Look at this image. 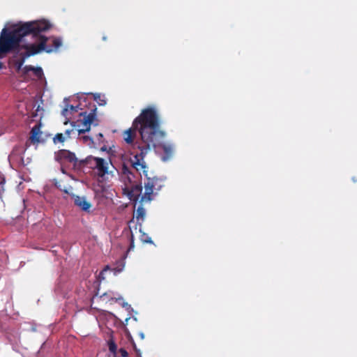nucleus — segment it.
I'll use <instances>...</instances> for the list:
<instances>
[{"mask_svg": "<svg viewBox=\"0 0 357 357\" xmlns=\"http://www.w3.org/2000/svg\"><path fill=\"white\" fill-rule=\"evenodd\" d=\"M165 133L160 130V123L157 112L153 107L142 110L132 122V126L123 132V140L132 149L130 154L132 167L137 171L142 170L146 176V165L144 158L151 148H162L165 155L162 159L167 160L172 147L162 142Z\"/></svg>", "mask_w": 357, "mask_h": 357, "instance_id": "obj_1", "label": "nucleus"}, {"mask_svg": "<svg viewBox=\"0 0 357 357\" xmlns=\"http://www.w3.org/2000/svg\"><path fill=\"white\" fill-rule=\"evenodd\" d=\"M51 24L46 20L31 21L23 23L11 31L4 28L0 36V54L14 50H23L28 43L39 42L40 36L46 37L45 33L50 29Z\"/></svg>", "mask_w": 357, "mask_h": 357, "instance_id": "obj_2", "label": "nucleus"}, {"mask_svg": "<svg viewBox=\"0 0 357 357\" xmlns=\"http://www.w3.org/2000/svg\"><path fill=\"white\" fill-rule=\"evenodd\" d=\"M39 42L36 43H28L23 50H18L16 54V66L17 70H20L24 63L26 58L41 52H52L56 50L61 45V39L60 38H47L40 36Z\"/></svg>", "mask_w": 357, "mask_h": 357, "instance_id": "obj_3", "label": "nucleus"}, {"mask_svg": "<svg viewBox=\"0 0 357 357\" xmlns=\"http://www.w3.org/2000/svg\"><path fill=\"white\" fill-rule=\"evenodd\" d=\"M81 164L88 165L90 168L96 170V174L100 182L107 181L109 177L113 176L112 171L109 170V163L102 158L87 156L84 160L80 161Z\"/></svg>", "mask_w": 357, "mask_h": 357, "instance_id": "obj_4", "label": "nucleus"}, {"mask_svg": "<svg viewBox=\"0 0 357 357\" xmlns=\"http://www.w3.org/2000/svg\"><path fill=\"white\" fill-rule=\"evenodd\" d=\"M138 172L140 174L142 173L146 178V181L144 182V194L142 196L141 202H150L162 188V180L157 177H148L142 170Z\"/></svg>", "mask_w": 357, "mask_h": 357, "instance_id": "obj_5", "label": "nucleus"}, {"mask_svg": "<svg viewBox=\"0 0 357 357\" xmlns=\"http://www.w3.org/2000/svg\"><path fill=\"white\" fill-rule=\"evenodd\" d=\"M121 177L126 187L131 188L132 192L138 198L142 193V185L133 184L135 183V176L130 169L126 165H123L122 166Z\"/></svg>", "mask_w": 357, "mask_h": 357, "instance_id": "obj_6", "label": "nucleus"}, {"mask_svg": "<svg viewBox=\"0 0 357 357\" xmlns=\"http://www.w3.org/2000/svg\"><path fill=\"white\" fill-rule=\"evenodd\" d=\"M55 160L60 162L61 165L69 163L74 167L76 166L77 163V158L75 154L66 149L60 150L56 153Z\"/></svg>", "mask_w": 357, "mask_h": 357, "instance_id": "obj_7", "label": "nucleus"}, {"mask_svg": "<svg viewBox=\"0 0 357 357\" xmlns=\"http://www.w3.org/2000/svg\"><path fill=\"white\" fill-rule=\"evenodd\" d=\"M23 73L25 77H30L32 79H39L43 76V71L40 67L26 66L23 68Z\"/></svg>", "mask_w": 357, "mask_h": 357, "instance_id": "obj_8", "label": "nucleus"}, {"mask_svg": "<svg viewBox=\"0 0 357 357\" xmlns=\"http://www.w3.org/2000/svg\"><path fill=\"white\" fill-rule=\"evenodd\" d=\"M84 115V118L82 120V124L83 126V128L77 130V132L79 135L84 134L86 132L89 131L91 124L96 119V116L93 114H89L86 115V112H82L80 113V116Z\"/></svg>", "mask_w": 357, "mask_h": 357, "instance_id": "obj_9", "label": "nucleus"}, {"mask_svg": "<svg viewBox=\"0 0 357 357\" xmlns=\"http://www.w3.org/2000/svg\"><path fill=\"white\" fill-rule=\"evenodd\" d=\"M69 99L66 98H64V103L66 104V107L62 110V115L66 118V121H65V124H67L69 121L70 116L69 114H73L74 112H77L79 107V105L73 106L68 104Z\"/></svg>", "mask_w": 357, "mask_h": 357, "instance_id": "obj_10", "label": "nucleus"}, {"mask_svg": "<svg viewBox=\"0 0 357 357\" xmlns=\"http://www.w3.org/2000/svg\"><path fill=\"white\" fill-rule=\"evenodd\" d=\"M74 203L77 207H79L83 211H90V208L91 206L85 197L76 196L74 198Z\"/></svg>", "mask_w": 357, "mask_h": 357, "instance_id": "obj_11", "label": "nucleus"}, {"mask_svg": "<svg viewBox=\"0 0 357 357\" xmlns=\"http://www.w3.org/2000/svg\"><path fill=\"white\" fill-rule=\"evenodd\" d=\"M41 135H42V132L40 131V124L38 123V124L35 125L31 130L30 138H31V142L33 144L43 142V139H42L40 138Z\"/></svg>", "mask_w": 357, "mask_h": 357, "instance_id": "obj_12", "label": "nucleus"}, {"mask_svg": "<svg viewBox=\"0 0 357 357\" xmlns=\"http://www.w3.org/2000/svg\"><path fill=\"white\" fill-rule=\"evenodd\" d=\"M100 298L102 301H106V302L111 301H114L116 302H119L120 301H123V297L120 294H119L118 293L112 291H107V292L102 294L100 296Z\"/></svg>", "mask_w": 357, "mask_h": 357, "instance_id": "obj_13", "label": "nucleus"}, {"mask_svg": "<svg viewBox=\"0 0 357 357\" xmlns=\"http://www.w3.org/2000/svg\"><path fill=\"white\" fill-rule=\"evenodd\" d=\"M107 346H108V349H109V352L111 354H112L114 357H116V354H117V345H116V344L115 343V342H114V340L113 339L112 332L111 333L110 338L107 341Z\"/></svg>", "mask_w": 357, "mask_h": 357, "instance_id": "obj_14", "label": "nucleus"}, {"mask_svg": "<svg viewBox=\"0 0 357 357\" xmlns=\"http://www.w3.org/2000/svg\"><path fill=\"white\" fill-rule=\"evenodd\" d=\"M93 99L96 102H98L99 105H105L106 104V98L105 95H102L100 93H93Z\"/></svg>", "mask_w": 357, "mask_h": 357, "instance_id": "obj_15", "label": "nucleus"}, {"mask_svg": "<svg viewBox=\"0 0 357 357\" xmlns=\"http://www.w3.org/2000/svg\"><path fill=\"white\" fill-rule=\"evenodd\" d=\"M145 214H146L145 209L141 206L138 207V208L137 209V211H136V218H137V221H139L140 220L142 221H143L144 219Z\"/></svg>", "mask_w": 357, "mask_h": 357, "instance_id": "obj_16", "label": "nucleus"}, {"mask_svg": "<svg viewBox=\"0 0 357 357\" xmlns=\"http://www.w3.org/2000/svg\"><path fill=\"white\" fill-rule=\"evenodd\" d=\"M65 137L61 133L56 134L54 138L53 142L54 144H57L59 142H63L65 141Z\"/></svg>", "mask_w": 357, "mask_h": 357, "instance_id": "obj_17", "label": "nucleus"}, {"mask_svg": "<svg viewBox=\"0 0 357 357\" xmlns=\"http://www.w3.org/2000/svg\"><path fill=\"white\" fill-rule=\"evenodd\" d=\"M112 271V269L110 268V267L109 266H106L102 270V271L99 274V278L100 280H104L105 278V273L107 272V271Z\"/></svg>", "mask_w": 357, "mask_h": 357, "instance_id": "obj_18", "label": "nucleus"}, {"mask_svg": "<svg viewBox=\"0 0 357 357\" xmlns=\"http://www.w3.org/2000/svg\"><path fill=\"white\" fill-rule=\"evenodd\" d=\"M142 241H143L145 243H152L151 238L148 236L146 234H143L142 235Z\"/></svg>", "mask_w": 357, "mask_h": 357, "instance_id": "obj_19", "label": "nucleus"}, {"mask_svg": "<svg viewBox=\"0 0 357 357\" xmlns=\"http://www.w3.org/2000/svg\"><path fill=\"white\" fill-rule=\"evenodd\" d=\"M121 357H128V351L123 349V348H121L119 350Z\"/></svg>", "mask_w": 357, "mask_h": 357, "instance_id": "obj_20", "label": "nucleus"}, {"mask_svg": "<svg viewBox=\"0 0 357 357\" xmlns=\"http://www.w3.org/2000/svg\"><path fill=\"white\" fill-rule=\"evenodd\" d=\"M83 140H84V142L88 143L89 144L91 142H93L92 139L90 137H89V136H84L83 137Z\"/></svg>", "mask_w": 357, "mask_h": 357, "instance_id": "obj_21", "label": "nucleus"}, {"mask_svg": "<svg viewBox=\"0 0 357 357\" xmlns=\"http://www.w3.org/2000/svg\"><path fill=\"white\" fill-rule=\"evenodd\" d=\"M121 305L123 307L126 308L127 310H129L131 308V306L128 303L122 302Z\"/></svg>", "mask_w": 357, "mask_h": 357, "instance_id": "obj_22", "label": "nucleus"}, {"mask_svg": "<svg viewBox=\"0 0 357 357\" xmlns=\"http://www.w3.org/2000/svg\"><path fill=\"white\" fill-rule=\"evenodd\" d=\"M73 131H74V129H72V130H66L65 134H66V135L68 137H70V133H71L72 132H73Z\"/></svg>", "mask_w": 357, "mask_h": 357, "instance_id": "obj_23", "label": "nucleus"}, {"mask_svg": "<svg viewBox=\"0 0 357 357\" xmlns=\"http://www.w3.org/2000/svg\"><path fill=\"white\" fill-rule=\"evenodd\" d=\"M135 351H136L137 357H142L140 351L139 349H137V348H135Z\"/></svg>", "mask_w": 357, "mask_h": 357, "instance_id": "obj_24", "label": "nucleus"}, {"mask_svg": "<svg viewBox=\"0 0 357 357\" xmlns=\"http://www.w3.org/2000/svg\"><path fill=\"white\" fill-rule=\"evenodd\" d=\"M98 137L99 141H100L103 138V135L101 133H98Z\"/></svg>", "mask_w": 357, "mask_h": 357, "instance_id": "obj_25", "label": "nucleus"}, {"mask_svg": "<svg viewBox=\"0 0 357 357\" xmlns=\"http://www.w3.org/2000/svg\"><path fill=\"white\" fill-rule=\"evenodd\" d=\"M139 336H140V337H141L142 339H144V333H139Z\"/></svg>", "mask_w": 357, "mask_h": 357, "instance_id": "obj_26", "label": "nucleus"}, {"mask_svg": "<svg viewBox=\"0 0 357 357\" xmlns=\"http://www.w3.org/2000/svg\"><path fill=\"white\" fill-rule=\"evenodd\" d=\"M120 271H121V270L115 271H114V274L116 275V273H119Z\"/></svg>", "mask_w": 357, "mask_h": 357, "instance_id": "obj_27", "label": "nucleus"}, {"mask_svg": "<svg viewBox=\"0 0 357 357\" xmlns=\"http://www.w3.org/2000/svg\"><path fill=\"white\" fill-rule=\"evenodd\" d=\"M101 150H102V151H105V150H106V148H105V146H103V147H102V148H101Z\"/></svg>", "mask_w": 357, "mask_h": 357, "instance_id": "obj_28", "label": "nucleus"}]
</instances>
